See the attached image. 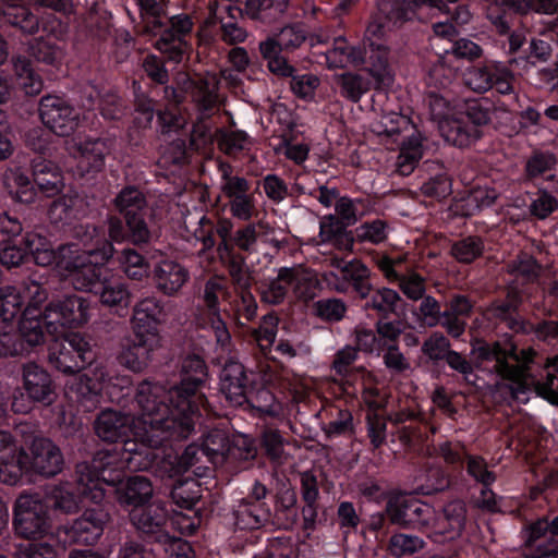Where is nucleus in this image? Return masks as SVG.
I'll use <instances>...</instances> for the list:
<instances>
[{
	"instance_id": "52",
	"label": "nucleus",
	"mask_w": 558,
	"mask_h": 558,
	"mask_svg": "<svg viewBox=\"0 0 558 558\" xmlns=\"http://www.w3.org/2000/svg\"><path fill=\"white\" fill-rule=\"evenodd\" d=\"M372 208V204L366 197H349L341 196L335 204L336 217L348 226H354L362 217H364Z\"/></svg>"
},
{
	"instance_id": "51",
	"label": "nucleus",
	"mask_w": 558,
	"mask_h": 558,
	"mask_svg": "<svg viewBox=\"0 0 558 558\" xmlns=\"http://www.w3.org/2000/svg\"><path fill=\"white\" fill-rule=\"evenodd\" d=\"M380 269L389 281H398L399 287L403 294L413 301H421L425 296V283L422 278L415 276L413 278H405L401 276L396 269L393 262L389 258L380 263Z\"/></svg>"
},
{
	"instance_id": "28",
	"label": "nucleus",
	"mask_w": 558,
	"mask_h": 558,
	"mask_svg": "<svg viewBox=\"0 0 558 558\" xmlns=\"http://www.w3.org/2000/svg\"><path fill=\"white\" fill-rule=\"evenodd\" d=\"M4 410L0 420L3 418ZM28 456L19 448L11 433L0 430V483L14 486L25 484L24 472L27 471Z\"/></svg>"
},
{
	"instance_id": "9",
	"label": "nucleus",
	"mask_w": 558,
	"mask_h": 558,
	"mask_svg": "<svg viewBox=\"0 0 558 558\" xmlns=\"http://www.w3.org/2000/svg\"><path fill=\"white\" fill-rule=\"evenodd\" d=\"M141 22L136 33L153 41V47L177 63L184 60L192 50L195 36L194 17L189 13L168 16L160 0H135Z\"/></svg>"
},
{
	"instance_id": "3",
	"label": "nucleus",
	"mask_w": 558,
	"mask_h": 558,
	"mask_svg": "<svg viewBox=\"0 0 558 558\" xmlns=\"http://www.w3.org/2000/svg\"><path fill=\"white\" fill-rule=\"evenodd\" d=\"M134 415L106 409L95 422L97 437L112 445V449L98 451L90 461L75 464L72 475L77 488H154L149 480L143 475H128L130 471H148L160 462L158 451L163 442L174 439L159 427L143 422L142 410L135 400Z\"/></svg>"
},
{
	"instance_id": "59",
	"label": "nucleus",
	"mask_w": 558,
	"mask_h": 558,
	"mask_svg": "<svg viewBox=\"0 0 558 558\" xmlns=\"http://www.w3.org/2000/svg\"><path fill=\"white\" fill-rule=\"evenodd\" d=\"M444 304L432 295H425L420 304L413 310L417 322L422 327L434 328L441 327L444 323Z\"/></svg>"
},
{
	"instance_id": "38",
	"label": "nucleus",
	"mask_w": 558,
	"mask_h": 558,
	"mask_svg": "<svg viewBox=\"0 0 558 558\" xmlns=\"http://www.w3.org/2000/svg\"><path fill=\"white\" fill-rule=\"evenodd\" d=\"M557 156L549 150H534L526 158L522 172V182L534 187L544 186L545 182H555Z\"/></svg>"
},
{
	"instance_id": "61",
	"label": "nucleus",
	"mask_w": 558,
	"mask_h": 558,
	"mask_svg": "<svg viewBox=\"0 0 558 558\" xmlns=\"http://www.w3.org/2000/svg\"><path fill=\"white\" fill-rule=\"evenodd\" d=\"M279 318L275 313L262 317L258 327L250 331L251 339L266 353L274 345L278 332Z\"/></svg>"
},
{
	"instance_id": "17",
	"label": "nucleus",
	"mask_w": 558,
	"mask_h": 558,
	"mask_svg": "<svg viewBox=\"0 0 558 558\" xmlns=\"http://www.w3.org/2000/svg\"><path fill=\"white\" fill-rule=\"evenodd\" d=\"M495 112V104L487 97L462 99L444 132L445 141L459 148L475 144L484 136Z\"/></svg>"
},
{
	"instance_id": "33",
	"label": "nucleus",
	"mask_w": 558,
	"mask_h": 558,
	"mask_svg": "<svg viewBox=\"0 0 558 558\" xmlns=\"http://www.w3.org/2000/svg\"><path fill=\"white\" fill-rule=\"evenodd\" d=\"M220 392L233 405H243L253 391V381L248 378L244 365L229 359L219 374Z\"/></svg>"
},
{
	"instance_id": "24",
	"label": "nucleus",
	"mask_w": 558,
	"mask_h": 558,
	"mask_svg": "<svg viewBox=\"0 0 558 558\" xmlns=\"http://www.w3.org/2000/svg\"><path fill=\"white\" fill-rule=\"evenodd\" d=\"M462 80L466 87L478 94L490 89L500 95L514 93V75L504 62L490 60L471 65L463 73Z\"/></svg>"
},
{
	"instance_id": "43",
	"label": "nucleus",
	"mask_w": 558,
	"mask_h": 558,
	"mask_svg": "<svg viewBox=\"0 0 558 558\" xmlns=\"http://www.w3.org/2000/svg\"><path fill=\"white\" fill-rule=\"evenodd\" d=\"M353 238V230H349L336 215L328 214L320 218L317 245H330L338 251L352 252Z\"/></svg>"
},
{
	"instance_id": "58",
	"label": "nucleus",
	"mask_w": 558,
	"mask_h": 558,
	"mask_svg": "<svg viewBox=\"0 0 558 558\" xmlns=\"http://www.w3.org/2000/svg\"><path fill=\"white\" fill-rule=\"evenodd\" d=\"M530 199L529 211L537 220L547 219L558 209V199L545 187H536V192H526Z\"/></svg>"
},
{
	"instance_id": "60",
	"label": "nucleus",
	"mask_w": 558,
	"mask_h": 558,
	"mask_svg": "<svg viewBox=\"0 0 558 558\" xmlns=\"http://www.w3.org/2000/svg\"><path fill=\"white\" fill-rule=\"evenodd\" d=\"M423 156V146L415 137H409L402 142L400 153L397 158V171L401 175H409L418 166Z\"/></svg>"
},
{
	"instance_id": "56",
	"label": "nucleus",
	"mask_w": 558,
	"mask_h": 558,
	"mask_svg": "<svg viewBox=\"0 0 558 558\" xmlns=\"http://www.w3.org/2000/svg\"><path fill=\"white\" fill-rule=\"evenodd\" d=\"M194 37L192 38V40ZM193 52V49L191 52H189V56L179 62V64L189 61L190 57ZM161 56H157L155 53H148L142 62L143 71L145 72L146 76L150 80L151 83L156 85H166L169 83L170 74L168 69L166 68V61L173 63L178 65L177 62L170 61L166 54L161 53Z\"/></svg>"
},
{
	"instance_id": "62",
	"label": "nucleus",
	"mask_w": 558,
	"mask_h": 558,
	"mask_svg": "<svg viewBox=\"0 0 558 558\" xmlns=\"http://www.w3.org/2000/svg\"><path fill=\"white\" fill-rule=\"evenodd\" d=\"M387 223L381 219L365 221L353 230V244H380L387 239Z\"/></svg>"
},
{
	"instance_id": "7",
	"label": "nucleus",
	"mask_w": 558,
	"mask_h": 558,
	"mask_svg": "<svg viewBox=\"0 0 558 558\" xmlns=\"http://www.w3.org/2000/svg\"><path fill=\"white\" fill-rule=\"evenodd\" d=\"M0 265L8 270L22 268L31 263L48 267L53 264L61 269V260L69 259L77 245L62 244L54 250L44 226L23 223L15 215L0 214Z\"/></svg>"
},
{
	"instance_id": "64",
	"label": "nucleus",
	"mask_w": 558,
	"mask_h": 558,
	"mask_svg": "<svg viewBox=\"0 0 558 558\" xmlns=\"http://www.w3.org/2000/svg\"><path fill=\"white\" fill-rule=\"evenodd\" d=\"M357 356L359 350L351 345H347L336 353L331 368L336 375L342 378L341 387L347 384L348 379H353V374L361 368H351Z\"/></svg>"
},
{
	"instance_id": "1",
	"label": "nucleus",
	"mask_w": 558,
	"mask_h": 558,
	"mask_svg": "<svg viewBox=\"0 0 558 558\" xmlns=\"http://www.w3.org/2000/svg\"><path fill=\"white\" fill-rule=\"evenodd\" d=\"M113 205L118 214L108 218L110 239L98 234L95 228H78L84 254H78L77 250L69 259L61 260V270L75 290L93 294L111 314L124 317L133 296L126 283L111 275L106 263L116 253L112 242L130 243L138 247L150 244L153 231L149 221L153 215L144 192L133 184L121 187Z\"/></svg>"
},
{
	"instance_id": "34",
	"label": "nucleus",
	"mask_w": 558,
	"mask_h": 558,
	"mask_svg": "<svg viewBox=\"0 0 558 558\" xmlns=\"http://www.w3.org/2000/svg\"><path fill=\"white\" fill-rule=\"evenodd\" d=\"M167 319V312L161 301L147 298L140 301L133 308L132 330L149 339L154 337L161 343L160 326Z\"/></svg>"
},
{
	"instance_id": "31",
	"label": "nucleus",
	"mask_w": 558,
	"mask_h": 558,
	"mask_svg": "<svg viewBox=\"0 0 558 558\" xmlns=\"http://www.w3.org/2000/svg\"><path fill=\"white\" fill-rule=\"evenodd\" d=\"M154 337L146 339L133 333L121 342L117 355L119 364L133 373H142L147 368L155 351L160 347Z\"/></svg>"
},
{
	"instance_id": "45",
	"label": "nucleus",
	"mask_w": 558,
	"mask_h": 558,
	"mask_svg": "<svg viewBox=\"0 0 558 558\" xmlns=\"http://www.w3.org/2000/svg\"><path fill=\"white\" fill-rule=\"evenodd\" d=\"M242 444L243 448H254L256 450L254 457L244 460L245 462L255 460L258 456L278 462L282 457L286 439L278 428L265 426L254 439L243 438Z\"/></svg>"
},
{
	"instance_id": "63",
	"label": "nucleus",
	"mask_w": 558,
	"mask_h": 558,
	"mask_svg": "<svg viewBox=\"0 0 558 558\" xmlns=\"http://www.w3.org/2000/svg\"><path fill=\"white\" fill-rule=\"evenodd\" d=\"M347 310V304L337 298L320 299L313 304L315 316L326 323H338L342 320Z\"/></svg>"
},
{
	"instance_id": "49",
	"label": "nucleus",
	"mask_w": 558,
	"mask_h": 558,
	"mask_svg": "<svg viewBox=\"0 0 558 558\" xmlns=\"http://www.w3.org/2000/svg\"><path fill=\"white\" fill-rule=\"evenodd\" d=\"M7 19L14 27L20 28L25 34H36L43 27L44 31L52 33L56 31V35L62 33V22L56 19V26H48L36 14L28 11L25 7H19L11 9L10 15Z\"/></svg>"
},
{
	"instance_id": "27",
	"label": "nucleus",
	"mask_w": 558,
	"mask_h": 558,
	"mask_svg": "<svg viewBox=\"0 0 558 558\" xmlns=\"http://www.w3.org/2000/svg\"><path fill=\"white\" fill-rule=\"evenodd\" d=\"M460 0H392L397 8V16L402 17L404 23L413 19H421L422 14L440 13L454 21L457 24H466L470 20V12L458 4Z\"/></svg>"
},
{
	"instance_id": "36",
	"label": "nucleus",
	"mask_w": 558,
	"mask_h": 558,
	"mask_svg": "<svg viewBox=\"0 0 558 558\" xmlns=\"http://www.w3.org/2000/svg\"><path fill=\"white\" fill-rule=\"evenodd\" d=\"M84 213L85 210L82 208V202L77 197L68 196H61L54 199L48 209V216L51 222L56 223L57 226L60 225L62 228H73L74 238L77 240V242H70L69 244L77 245L76 247L78 248V254H84V245L77 234L78 228L92 227L97 230L98 234L106 236L105 230L102 228H97L96 226L89 223H74V221L78 220L84 215Z\"/></svg>"
},
{
	"instance_id": "18",
	"label": "nucleus",
	"mask_w": 558,
	"mask_h": 558,
	"mask_svg": "<svg viewBox=\"0 0 558 558\" xmlns=\"http://www.w3.org/2000/svg\"><path fill=\"white\" fill-rule=\"evenodd\" d=\"M19 375L20 386L11 402L13 412L25 414L35 407H49L56 401L57 385L44 365L28 361L21 364Z\"/></svg>"
},
{
	"instance_id": "11",
	"label": "nucleus",
	"mask_w": 558,
	"mask_h": 558,
	"mask_svg": "<svg viewBox=\"0 0 558 558\" xmlns=\"http://www.w3.org/2000/svg\"><path fill=\"white\" fill-rule=\"evenodd\" d=\"M89 302L76 294H66L46 301L39 308L32 305L26 312L23 323L24 345L40 347L48 336L59 332V328H77L89 320Z\"/></svg>"
},
{
	"instance_id": "53",
	"label": "nucleus",
	"mask_w": 558,
	"mask_h": 558,
	"mask_svg": "<svg viewBox=\"0 0 558 558\" xmlns=\"http://www.w3.org/2000/svg\"><path fill=\"white\" fill-rule=\"evenodd\" d=\"M170 496L173 499L174 504L178 505V507L193 511L196 517V521H194L190 520V518H187L184 514H177V521L174 522V524H178L180 534L194 533L199 525L198 515L201 513L202 508L198 505L201 504V497L190 495L183 496L182 494H179L177 490H170Z\"/></svg>"
},
{
	"instance_id": "37",
	"label": "nucleus",
	"mask_w": 558,
	"mask_h": 558,
	"mask_svg": "<svg viewBox=\"0 0 558 558\" xmlns=\"http://www.w3.org/2000/svg\"><path fill=\"white\" fill-rule=\"evenodd\" d=\"M109 519V513L104 509H87L65 533L72 543L92 546L102 535Z\"/></svg>"
},
{
	"instance_id": "30",
	"label": "nucleus",
	"mask_w": 558,
	"mask_h": 558,
	"mask_svg": "<svg viewBox=\"0 0 558 558\" xmlns=\"http://www.w3.org/2000/svg\"><path fill=\"white\" fill-rule=\"evenodd\" d=\"M113 142L105 137H86L76 144V173L82 179L94 178L105 169L106 157Z\"/></svg>"
},
{
	"instance_id": "12",
	"label": "nucleus",
	"mask_w": 558,
	"mask_h": 558,
	"mask_svg": "<svg viewBox=\"0 0 558 558\" xmlns=\"http://www.w3.org/2000/svg\"><path fill=\"white\" fill-rule=\"evenodd\" d=\"M195 238L204 250L216 248L217 257L222 267L256 252L258 232L254 222H248L234 230L230 218L214 220L203 215L194 231Z\"/></svg>"
},
{
	"instance_id": "48",
	"label": "nucleus",
	"mask_w": 558,
	"mask_h": 558,
	"mask_svg": "<svg viewBox=\"0 0 558 558\" xmlns=\"http://www.w3.org/2000/svg\"><path fill=\"white\" fill-rule=\"evenodd\" d=\"M121 271L132 281L142 282L148 279L153 269L146 255L136 248H123L118 256Z\"/></svg>"
},
{
	"instance_id": "32",
	"label": "nucleus",
	"mask_w": 558,
	"mask_h": 558,
	"mask_svg": "<svg viewBox=\"0 0 558 558\" xmlns=\"http://www.w3.org/2000/svg\"><path fill=\"white\" fill-rule=\"evenodd\" d=\"M209 12L214 23L219 25L218 32L223 43L238 45L246 40L248 33L240 21L247 15L242 12V7L220 4L216 0L209 5Z\"/></svg>"
},
{
	"instance_id": "50",
	"label": "nucleus",
	"mask_w": 558,
	"mask_h": 558,
	"mask_svg": "<svg viewBox=\"0 0 558 558\" xmlns=\"http://www.w3.org/2000/svg\"><path fill=\"white\" fill-rule=\"evenodd\" d=\"M84 493L86 490H51L41 495L48 509L61 513H74L84 507Z\"/></svg>"
},
{
	"instance_id": "16",
	"label": "nucleus",
	"mask_w": 558,
	"mask_h": 558,
	"mask_svg": "<svg viewBox=\"0 0 558 558\" xmlns=\"http://www.w3.org/2000/svg\"><path fill=\"white\" fill-rule=\"evenodd\" d=\"M61 168L51 159L36 156L31 161V174L16 171L7 184L11 198L20 204H32L39 195L54 197L64 182Z\"/></svg>"
},
{
	"instance_id": "25",
	"label": "nucleus",
	"mask_w": 558,
	"mask_h": 558,
	"mask_svg": "<svg viewBox=\"0 0 558 558\" xmlns=\"http://www.w3.org/2000/svg\"><path fill=\"white\" fill-rule=\"evenodd\" d=\"M38 111L44 125L58 136L68 137L75 132H81L83 121L80 109L63 96L54 94L43 96Z\"/></svg>"
},
{
	"instance_id": "54",
	"label": "nucleus",
	"mask_w": 558,
	"mask_h": 558,
	"mask_svg": "<svg viewBox=\"0 0 558 558\" xmlns=\"http://www.w3.org/2000/svg\"><path fill=\"white\" fill-rule=\"evenodd\" d=\"M160 108H157V101L148 94L141 90L138 86L134 90V118L133 124L138 130L149 129L154 118L157 117Z\"/></svg>"
},
{
	"instance_id": "22",
	"label": "nucleus",
	"mask_w": 558,
	"mask_h": 558,
	"mask_svg": "<svg viewBox=\"0 0 558 558\" xmlns=\"http://www.w3.org/2000/svg\"><path fill=\"white\" fill-rule=\"evenodd\" d=\"M332 270L324 275L328 286L339 293L350 294L354 299L367 296L372 291L371 269L359 258L345 260L331 259Z\"/></svg>"
},
{
	"instance_id": "10",
	"label": "nucleus",
	"mask_w": 558,
	"mask_h": 558,
	"mask_svg": "<svg viewBox=\"0 0 558 558\" xmlns=\"http://www.w3.org/2000/svg\"><path fill=\"white\" fill-rule=\"evenodd\" d=\"M435 449L452 466V473H448L440 463L426 461L418 470V483L414 488H456L464 486L465 476L482 484L483 488H488L496 481V474L488 469L486 460L468 453L463 444L446 440Z\"/></svg>"
},
{
	"instance_id": "6",
	"label": "nucleus",
	"mask_w": 558,
	"mask_h": 558,
	"mask_svg": "<svg viewBox=\"0 0 558 558\" xmlns=\"http://www.w3.org/2000/svg\"><path fill=\"white\" fill-rule=\"evenodd\" d=\"M255 453L254 448H243V444L231 442L226 432L211 429L203 437L201 444H190L182 454L175 456L173 460L170 456H160L159 465H161L162 476L172 481L166 488H182L189 485H191L190 488H209L207 485L214 478V469L197 466L199 454L217 466L232 460H247Z\"/></svg>"
},
{
	"instance_id": "15",
	"label": "nucleus",
	"mask_w": 558,
	"mask_h": 558,
	"mask_svg": "<svg viewBox=\"0 0 558 558\" xmlns=\"http://www.w3.org/2000/svg\"><path fill=\"white\" fill-rule=\"evenodd\" d=\"M114 498L121 506L131 508L130 519L133 525L149 539L162 545L181 542L180 536L170 534L165 502L153 490H114Z\"/></svg>"
},
{
	"instance_id": "40",
	"label": "nucleus",
	"mask_w": 558,
	"mask_h": 558,
	"mask_svg": "<svg viewBox=\"0 0 558 558\" xmlns=\"http://www.w3.org/2000/svg\"><path fill=\"white\" fill-rule=\"evenodd\" d=\"M17 57L27 58L34 72L41 77L38 72L56 70L62 63L64 52L57 44V37H40L29 45L27 54H19Z\"/></svg>"
},
{
	"instance_id": "20",
	"label": "nucleus",
	"mask_w": 558,
	"mask_h": 558,
	"mask_svg": "<svg viewBox=\"0 0 558 558\" xmlns=\"http://www.w3.org/2000/svg\"><path fill=\"white\" fill-rule=\"evenodd\" d=\"M247 257H242L223 268L227 270L232 290L226 292L225 301L227 307L225 314L239 326H242L241 319L253 322L257 315V301L252 293L253 276L247 263Z\"/></svg>"
},
{
	"instance_id": "13",
	"label": "nucleus",
	"mask_w": 558,
	"mask_h": 558,
	"mask_svg": "<svg viewBox=\"0 0 558 558\" xmlns=\"http://www.w3.org/2000/svg\"><path fill=\"white\" fill-rule=\"evenodd\" d=\"M397 8L392 0H381L377 11L371 16L365 29L363 46L368 58V72L378 87L392 86L395 74L389 64V49L385 43L386 35L404 24L397 16Z\"/></svg>"
},
{
	"instance_id": "57",
	"label": "nucleus",
	"mask_w": 558,
	"mask_h": 558,
	"mask_svg": "<svg viewBox=\"0 0 558 558\" xmlns=\"http://www.w3.org/2000/svg\"><path fill=\"white\" fill-rule=\"evenodd\" d=\"M425 100L433 119L446 121V125L442 126L444 133L448 128L449 121L456 113L457 105H453L450 94L445 88L438 92L430 90Z\"/></svg>"
},
{
	"instance_id": "19",
	"label": "nucleus",
	"mask_w": 558,
	"mask_h": 558,
	"mask_svg": "<svg viewBox=\"0 0 558 558\" xmlns=\"http://www.w3.org/2000/svg\"><path fill=\"white\" fill-rule=\"evenodd\" d=\"M229 291L223 277H210L204 284L202 299L207 310L209 328L198 331L196 340L203 351L211 350L215 345H220L222 352L231 349V333L220 307V299L225 300V294Z\"/></svg>"
},
{
	"instance_id": "39",
	"label": "nucleus",
	"mask_w": 558,
	"mask_h": 558,
	"mask_svg": "<svg viewBox=\"0 0 558 558\" xmlns=\"http://www.w3.org/2000/svg\"><path fill=\"white\" fill-rule=\"evenodd\" d=\"M63 456L50 439H35L32 446L31 471L38 476L53 477L61 472Z\"/></svg>"
},
{
	"instance_id": "5",
	"label": "nucleus",
	"mask_w": 558,
	"mask_h": 558,
	"mask_svg": "<svg viewBox=\"0 0 558 558\" xmlns=\"http://www.w3.org/2000/svg\"><path fill=\"white\" fill-rule=\"evenodd\" d=\"M47 360L53 369L63 375H76L83 371L71 389L87 410L100 402L105 386L112 379L100 355V348L85 333L69 332L56 339L48 347Z\"/></svg>"
},
{
	"instance_id": "35",
	"label": "nucleus",
	"mask_w": 558,
	"mask_h": 558,
	"mask_svg": "<svg viewBox=\"0 0 558 558\" xmlns=\"http://www.w3.org/2000/svg\"><path fill=\"white\" fill-rule=\"evenodd\" d=\"M474 305V301L463 293L453 292L446 296L442 310V329L446 331V336L460 339L465 333Z\"/></svg>"
},
{
	"instance_id": "14",
	"label": "nucleus",
	"mask_w": 558,
	"mask_h": 558,
	"mask_svg": "<svg viewBox=\"0 0 558 558\" xmlns=\"http://www.w3.org/2000/svg\"><path fill=\"white\" fill-rule=\"evenodd\" d=\"M522 295L517 289H508L504 298L494 300L485 310L484 318L498 335H534L547 343L558 341V322L542 320L533 324L520 314Z\"/></svg>"
},
{
	"instance_id": "44",
	"label": "nucleus",
	"mask_w": 558,
	"mask_h": 558,
	"mask_svg": "<svg viewBox=\"0 0 558 558\" xmlns=\"http://www.w3.org/2000/svg\"><path fill=\"white\" fill-rule=\"evenodd\" d=\"M151 274L156 289L169 296L177 294L190 277L184 266L170 259L157 263Z\"/></svg>"
},
{
	"instance_id": "55",
	"label": "nucleus",
	"mask_w": 558,
	"mask_h": 558,
	"mask_svg": "<svg viewBox=\"0 0 558 558\" xmlns=\"http://www.w3.org/2000/svg\"><path fill=\"white\" fill-rule=\"evenodd\" d=\"M485 251L484 240L478 235L463 236L451 244L450 254L460 264L470 265L482 257Z\"/></svg>"
},
{
	"instance_id": "47",
	"label": "nucleus",
	"mask_w": 558,
	"mask_h": 558,
	"mask_svg": "<svg viewBox=\"0 0 558 558\" xmlns=\"http://www.w3.org/2000/svg\"><path fill=\"white\" fill-rule=\"evenodd\" d=\"M335 81L340 95L352 102L360 101L362 96L371 90L372 87L378 90H385L391 87H378L375 78L369 73L368 76H365L360 73L343 72L337 74Z\"/></svg>"
},
{
	"instance_id": "29",
	"label": "nucleus",
	"mask_w": 558,
	"mask_h": 558,
	"mask_svg": "<svg viewBox=\"0 0 558 558\" xmlns=\"http://www.w3.org/2000/svg\"><path fill=\"white\" fill-rule=\"evenodd\" d=\"M386 513L393 524L423 527L428 525L432 509L414 496L397 494L387 501Z\"/></svg>"
},
{
	"instance_id": "4",
	"label": "nucleus",
	"mask_w": 558,
	"mask_h": 558,
	"mask_svg": "<svg viewBox=\"0 0 558 558\" xmlns=\"http://www.w3.org/2000/svg\"><path fill=\"white\" fill-rule=\"evenodd\" d=\"M196 340L197 335L191 340L192 350L181 357L178 385L167 389L160 383L146 378L136 387L143 422L174 435V440H183L194 434L202 417L201 410L207 403L203 391L209 376L206 357L221 350L220 345H215L203 351Z\"/></svg>"
},
{
	"instance_id": "46",
	"label": "nucleus",
	"mask_w": 558,
	"mask_h": 558,
	"mask_svg": "<svg viewBox=\"0 0 558 558\" xmlns=\"http://www.w3.org/2000/svg\"><path fill=\"white\" fill-rule=\"evenodd\" d=\"M427 178L421 185V192L426 197L445 199L452 192V179L448 167L439 160H426L423 163Z\"/></svg>"
},
{
	"instance_id": "26",
	"label": "nucleus",
	"mask_w": 558,
	"mask_h": 558,
	"mask_svg": "<svg viewBox=\"0 0 558 558\" xmlns=\"http://www.w3.org/2000/svg\"><path fill=\"white\" fill-rule=\"evenodd\" d=\"M43 78L34 72L27 58L13 57L11 72L0 71V104L5 102L16 93L31 97L36 96L43 90Z\"/></svg>"
},
{
	"instance_id": "42",
	"label": "nucleus",
	"mask_w": 558,
	"mask_h": 558,
	"mask_svg": "<svg viewBox=\"0 0 558 558\" xmlns=\"http://www.w3.org/2000/svg\"><path fill=\"white\" fill-rule=\"evenodd\" d=\"M362 307L368 312V315H375L377 318L399 317L403 312L404 301L399 293L390 288L374 289L367 296L361 298Z\"/></svg>"
},
{
	"instance_id": "8",
	"label": "nucleus",
	"mask_w": 558,
	"mask_h": 558,
	"mask_svg": "<svg viewBox=\"0 0 558 558\" xmlns=\"http://www.w3.org/2000/svg\"><path fill=\"white\" fill-rule=\"evenodd\" d=\"M47 271H32L15 286L0 289V365L2 359L28 354L34 348H26L23 323L27 310L39 308L49 298Z\"/></svg>"
},
{
	"instance_id": "41",
	"label": "nucleus",
	"mask_w": 558,
	"mask_h": 558,
	"mask_svg": "<svg viewBox=\"0 0 558 558\" xmlns=\"http://www.w3.org/2000/svg\"><path fill=\"white\" fill-rule=\"evenodd\" d=\"M342 390L353 399H361L371 410H377L383 405L378 379L364 367L353 374V379L347 380Z\"/></svg>"
},
{
	"instance_id": "23",
	"label": "nucleus",
	"mask_w": 558,
	"mask_h": 558,
	"mask_svg": "<svg viewBox=\"0 0 558 558\" xmlns=\"http://www.w3.org/2000/svg\"><path fill=\"white\" fill-rule=\"evenodd\" d=\"M48 510L40 493L20 495L14 508L15 532L26 539L43 537L49 530Z\"/></svg>"
},
{
	"instance_id": "21",
	"label": "nucleus",
	"mask_w": 558,
	"mask_h": 558,
	"mask_svg": "<svg viewBox=\"0 0 558 558\" xmlns=\"http://www.w3.org/2000/svg\"><path fill=\"white\" fill-rule=\"evenodd\" d=\"M307 38V34L301 24L284 26L276 37L267 38L259 43V52L268 71L275 76H289L293 71V64L286 52L299 48Z\"/></svg>"
},
{
	"instance_id": "2",
	"label": "nucleus",
	"mask_w": 558,
	"mask_h": 558,
	"mask_svg": "<svg viewBox=\"0 0 558 558\" xmlns=\"http://www.w3.org/2000/svg\"><path fill=\"white\" fill-rule=\"evenodd\" d=\"M449 336L432 332L422 344V353L433 378L465 387L477 386L478 371L494 377V396L500 402L525 404L533 392L534 377L530 364L536 356L533 348L519 349L513 341H476L470 351H457Z\"/></svg>"
}]
</instances>
